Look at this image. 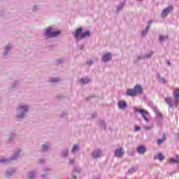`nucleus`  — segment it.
I'll return each instance as SVG.
<instances>
[{
    "label": "nucleus",
    "instance_id": "37",
    "mask_svg": "<svg viewBox=\"0 0 179 179\" xmlns=\"http://www.w3.org/2000/svg\"><path fill=\"white\" fill-rule=\"evenodd\" d=\"M22 117H23V115L20 116V118H22Z\"/></svg>",
    "mask_w": 179,
    "mask_h": 179
},
{
    "label": "nucleus",
    "instance_id": "33",
    "mask_svg": "<svg viewBox=\"0 0 179 179\" xmlns=\"http://www.w3.org/2000/svg\"><path fill=\"white\" fill-rule=\"evenodd\" d=\"M151 55H153V52H152L150 53V55H147V57H150Z\"/></svg>",
    "mask_w": 179,
    "mask_h": 179
},
{
    "label": "nucleus",
    "instance_id": "11",
    "mask_svg": "<svg viewBox=\"0 0 179 179\" xmlns=\"http://www.w3.org/2000/svg\"><path fill=\"white\" fill-rule=\"evenodd\" d=\"M118 107L121 110H124L127 107V102H125V101H119Z\"/></svg>",
    "mask_w": 179,
    "mask_h": 179
},
{
    "label": "nucleus",
    "instance_id": "28",
    "mask_svg": "<svg viewBox=\"0 0 179 179\" xmlns=\"http://www.w3.org/2000/svg\"><path fill=\"white\" fill-rule=\"evenodd\" d=\"M69 164H75V159H71V160L69 161Z\"/></svg>",
    "mask_w": 179,
    "mask_h": 179
},
{
    "label": "nucleus",
    "instance_id": "30",
    "mask_svg": "<svg viewBox=\"0 0 179 179\" xmlns=\"http://www.w3.org/2000/svg\"><path fill=\"white\" fill-rule=\"evenodd\" d=\"M87 65H92V64H93V62L90 61L87 62Z\"/></svg>",
    "mask_w": 179,
    "mask_h": 179
},
{
    "label": "nucleus",
    "instance_id": "32",
    "mask_svg": "<svg viewBox=\"0 0 179 179\" xmlns=\"http://www.w3.org/2000/svg\"><path fill=\"white\" fill-rule=\"evenodd\" d=\"M167 64L168 65H171V63H170V61H167Z\"/></svg>",
    "mask_w": 179,
    "mask_h": 179
},
{
    "label": "nucleus",
    "instance_id": "24",
    "mask_svg": "<svg viewBox=\"0 0 179 179\" xmlns=\"http://www.w3.org/2000/svg\"><path fill=\"white\" fill-rule=\"evenodd\" d=\"M144 128L146 131H150V129H152V128H153V127H152V126H145Z\"/></svg>",
    "mask_w": 179,
    "mask_h": 179
},
{
    "label": "nucleus",
    "instance_id": "7",
    "mask_svg": "<svg viewBox=\"0 0 179 179\" xmlns=\"http://www.w3.org/2000/svg\"><path fill=\"white\" fill-rule=\"evenodd\" d=\"M116 157H122L124 156V149L122 148H118L115 151Z\"/></svg>",
    "mask_w": 179,
    "mask_h": 179
},
{
    "label": "nucleus",
    "instance_id": "35",
    "mask_svg": "<svg viewBox=\"0 0 179 179\" xmlns=\"http://www.w3.org/2000/svg\"><path fill=\"white\" fill-rule=\"evenodd\" d=\"M73 178L76 179L77 178L76 176H73Z\"/></svg>",
    "mask_w": 179,
    "mask_h": 179
},
{
    "label": "nucleus",
    "instance_id": "9",
    "mask_svg": "<svg viewBox=\"0 0 179 179\" xmlns=\"http://www.w3.org/2000/svg\"><path fill=\"white\" fill-rule=\"evenodd\" d=\"M172 101H173V99L171 97H167L165 99V103H166L168 106H169L170 108H173V107Z\"/></svg>",
    "mask_w": 179,
    "mask_h": 179
},
{
    "label": "nucleus",
    "instance_id": "6",
    "mask_svg": "<svg viewBox=\"0 0 179 179\" xmlns=\"http://www.w3.org/2000/svg\"><path fill=\"white\" fill-rule=\"evenodd\" d=\"M172 10H173V6H169L165 8L162 13V17H166V16H167V15H169V13H170V12H171Z\"/></svg>",
    "mask_w": 179,
    "mask_h": 179
},
{
    "label": "nucleus",
    "instance_id": "27",
    "mask_svg": "<svg viewBox=\"0 0 179 179\" xmlns=\"http://www.w3.org/2000/svg\"><path fill=\"white\" fill-rule=\"evenodd\" d=\"M135 131H136V132H138V131H141V127H136V128H135Z\"/></svg>",
    "mask_w": 179,
    "mask_h": 179
},
{
    "label": "nucleus",
    "instance_id": "12",
    "mask_svg": "<svg viewBox=\"0 0 179 179\" xmlns=\"http://www.w3.org/2000/svg\"><path fill=\"white\" fill-rule=\"evenodd\" d=\"M29 110V106H20L18 109V113H22V114H24L26 111Z\"/></svg>",
    "mask_w": 179,
    "mask_h": 179
},
{
    "label": "nucleus",
    "instance_id": "16",
    "mask_svg": "<svg viewBox=\"0 0 179 179\" xmlns=\"http://www.w3.org/2000/svg\"><path fill=\"white\" fill-rule=\"evenodd\" d=\"M155 159H158V160H159V162H163V160H164V157L163 156V154L159 152V153H158L157 156L155 157Z\"/></svg>",
    "mask_w": 179,
    "mask_h": 179
},
{
    "label": "nucleus",
    "instance_id": "21",
    "mask_svg": "<svg viewBox=\"0 0 179 179\" xmlns=\"http://www.w3.org/2000/svg\"><path fill=\"white\" fill-rule=\"evenodd\" d=\"M167 38H169V36H160L159 41H164V40H167Z\"/></svg>",
    "mask_w": 179,
    "mask_h": 179
},
{
    "label": "nucleus",
    "instance_id": "17",
    "mask_svg": "<svg viewBox=\"0 0 179 179\" xmlns=\"http://www.w3.org/2000/svg\"><path fill=\"white\" fill-rule=\"evenodd\" d=\"M164 141H166V134H164V136L162 138V139H158L157 141V145H160L163 143V142H164Z\"/></svg>",
    "mask_w": 179,
    "mask_h": 179
},
{
    "label": "nucleus",
    "instance_id": "31",
    "mask_svg": "<svg viewBox=\"0 0 179 179\" xmlns=\"http://www.w3.org/2000/svg\"><path fill=\"white\" fill-rule=\"evenodd\" d=\"M68 155H69V151L67 150V151L66 152V154L64 155V156H68Z\"/></svg>",
    "mask_w": 179,
    "mask_h": 179
},
{
    "label": "nucleus",
    "instance_id": "8",
    "mask_svg": "<svg viewBox=\"0 0 179 179\" xmlns=\"http://www.w3.org/2000/svg\"><path fill=\"white\" fill-rule=\"evenodd\" d=\"M146 150H147L146 147L143 145H140L137 148V151L140 155H143V153H145Z\"/></svg>",
    "mask_w": 179,
    "mask_h": 179
},
{
    "label": "nucleus",
    "instance_id": "14",
    "mask_svg": "<svg viewBox=\"0 0 179 179\" xmlns=\"http://www.w3.org/2000/svg\"><path fill=\"white\" fill-rule=\"evenodd\" d=\"M90 36V31H87L81 34L80 36V40H82V38H85V37H89Z\"/></svg>",
    "mask_w": 179,
    "mask_h": 179
},
{
    "label": "nucleus",
    "instance_id": "25",
    "mask_svg": "<svg viewBox=\"0 0 179 179\" xmlns=\"http://www.w3.org/2000/svg\"><path fill=\"white\" fill-rule=\"evenodd\" d=\"M42 148L43 150H47L48 149V145H43Z\"/></svg>",
    "mask_w": 179,
    "mask_h": 179
},
{
    "label": "nucleus",
    "instance_id": "23",
    "mask_svg": "<svg viewBox=\"0 0 179 179\" xmlns=\"http://www.w3.org/2000/svg\"><path fill=\"white\" fill-rule=\"evenodd\" d=\"M29 179H33V178H34V173H33V172L29 173Z\"/></svg>",
    "mask_w": 179,
    "mask_h": 179
},
{
    "label": "nucleus",
    "instance_id": "15",
    "mask_svg": "<svg viewBox=\"0 0 179 179\" xmlns=\"http://www.w3.org/2000/svg\"><path fill=\"white\" fill-rule=\"evenodd\" d=\"M80 83H82V85H86L87 83H89L90 82H92L91 79L89 78H82L80 80Z\"/></svg>",
    "mask_w": 179,
    "mask_h": 179
},
{
    "label": "nucleus",
    "instance_id": "19",
    "mask_svg": "<svg viewBox=\"0 0 179 179\" xmlns=\"http://www.w3.org/2000/svg\"><path fill=\"white\" fill-rule=\"evenodd\" d=\"M152 22H150L148 26L147 27L145 31L142 32V36H145L146 34V33H148V31L149 30V28L150 27V24Z\"/></svg>",
    "mask_w": 179,
    "mask_h": 179
},
{
    "label": "nucleus",
    "instance_id": "18",
    "mask_svg": "<svg viewBox=\"0 0 179 179\" xmlns=\"http://www.w3.org/2000/svg\"><path fill=\"white\" fill-rule=\"evenodd\" d=\"M169 163H179V159L170 158Z\"/></svg>",
    "mask_w": 179,
    "mask_h": 179
},
{
    "label": "nucleus",
    "instance_id": "10",
    "mask_svg": "<svg viewBox=\"0 0 179 179\" xmlns=\"http://www.w3.org/2000/svg\"><path fill=\"white\" fill-rule=\"evenodd\" d=\"M110 59H111V54L110 53H107V54L104 55L102 58V61L103 62H107V61H110Z\"/></svg>",
    "mask_w": 179,
    "mask_h": 179
},
{
    "label": "nucleus",
    "instance_id": "29",
    "mask_svg": "<svg viewBox=\"0 0 179 179\" xmlns=\"http://www.w3.org/2000/svg\"><path fill=\"white\" fill-rule=\"evenodd\" d=\"M5 162H6V159H0V163H5Z\"/></svg>",
    "mask_w": 179,
    "mask_h": 179
},
{
    "label": "nucleus",
    "instance_id": "34",
    "mask_svg": "<svg viewBox=\"0 0 179 179\" xmlns=\"http://www.w3.org/2000/svg\"><path fill=\"white\" fill-rule=\"evenodd\" d=\"M6 176L7 177H9L10 174L8 173V172H7Z\"/></svg>",
    "mask_w": 179,
    "mask_h": 179
},
{
    "label": "nucleus",
    "instance_id": "22",
    "mask_svg": "<svg viewBox=\"0 0 179 179\" xmlns=\"http://www.w3.org/2000/svg\"><path fill=\"white\" fill-rule=\"evenodd\" d=\"M136 171V169L135 168H131L129 170V174H132V173H135Z\"/></svg>",
    "mask_w": 179,
    "mask_h": 179
},
{
    "label": "nucleus",
    "instance_id": "5",
    "mask_svg": "<svg viewBox=\"0 0 179 179\" xmlns=\"http://www.w3.org/2000/svg\"><path fill=\"white\" fill-rule=\"evenodd\" d=\"M82 31H83V27H80L76 29L75 33V37L77 40H80V36H82Z\"/></svg>",
    "mask_w": 179,
    "mask_h": 179
},
{
    "label": "nucleus",
    "instance_id": "36",
    "mask_svg": "<svg viewBox=\"0 0 179 179\" xmlns=\"http://www.w3.org/2000/svg\"><path fill=\"white\" fill-rule=\"evenodd\" d=\"M159 117H162V113H159Z\"/></svg>",
    "mask_w": 179,
    "mask_h": 179
},
{
    "label": "nucleus",
    "instance_id": "38",
    "mask_svg": "<svg viewBox=\"0 0 179 179\" xmlns=\"http://www.w3.org/2000/svg\"><path fill=\"white\" fill-rule=\"evenodd\" d=\"M139 1H142V0H139Z\"/></svg>",
    "mask_w": 179,
    "mask_h": 179
},
{
    "label": "nucleus",
    "instance_id": "13",
    "mask_svg": "<svg viewBox=\"0 0 179 179\" xmlns=\"http://www.w3.org/2000/svg\"><path fill=\"white\" fill-rule=\"evenodd\" d=\"M100 156H101V151L100 150L94 151L92 154L94 159H97V157H100Z\"/></svg>",
    "mask_w": 179,
    "mask_h": 179
},
{
    "label": "nucleus",
    "instance_id": "2",
    "mask_svg": "<svg viewBox=\"0 0 179 179\" xmlns=\"http://www.w3.org/2000/svg\"><path fill=\"white\" fill-rule=\"evenodd\" d=\"M61 34V31H53L51 28H48L45 29V36L47 38H50V37H57Z\"/></svg>",
    "mask_w": 179,
    "mask_h": 179
},
{
    "label": "nucleus",
    "instance_id": "20",
    "mask_svg": "<svg viewBox=\"0 0 179 179\" xmlns=\"http://www.w3.org/2000/svg\"><path fill=\"white\" fill-rule=\"evenodd\" d=\"M78 149H79V145H75L73 148V150H72L73 153H76Z\"/></svg>",
    "mask_w": 179,
    "mask_h": 179
},
{
    "label": "nucleus",
    "instance_id": "26",
    "mask_svg": "<svg viewBox=\"0 0 179 179\" xmlns=\"http://www.w3.org/2000/svg\"><path fill=\"white\" fill-rule=\"evenodd\" d=\"M58 80H59V79H58V78H52L50 80V82H58Z\"/></svg>",
    "mask_w": 179,
    "mask_h": 179
},
{
    "label": "nucleus",
    "instance_id": "1",
    "mask_svg": "<svg viewBox=\"0 0 179 179\" xmlns=\"http://www.w3.org/2000/svg\"><path fill=\"white\" fill-rule=\"evenodd\" d=\"M142 93H143V88L140 85H136L134 89H128L127 90V96H130L131 97H135L138 94H142Z\"/></svg>",
    "mask_w": 179,
    "mask_h": 179
},
{
    "label": "nucleus",
    "instance_id": "3",
    "mask_svg": "<svg viewBox=\"0 0 179 179\" xmlns=\"http://www.w3.org/2000/svg\"><path fill=\"white\" fill-rule=\"evenodd\" d=\"M136 112L141 114L143 120H145L146 122H149V119L148 118V116L149 115V112L148 110H145L143 109H137Z\"/></svg>",
    "mask_w": 179,
    "mask_h": 179
},
{
    "label": "nucleus",
    "instance_id": "4",
    "mask_svg": "<svg viewBox=\"0 0 179 179\" xmlns=\"http://www.w3.org/2000/svg\"><path fill=\"white\" fill-rule=\"evenodd\" d=\"M173 97L175 99V106H176V107H178V104H179V88H176L173 91Z\"/></svg>",
    "mask_w": 179,
    "mask_h": 179
}]
</instances>
